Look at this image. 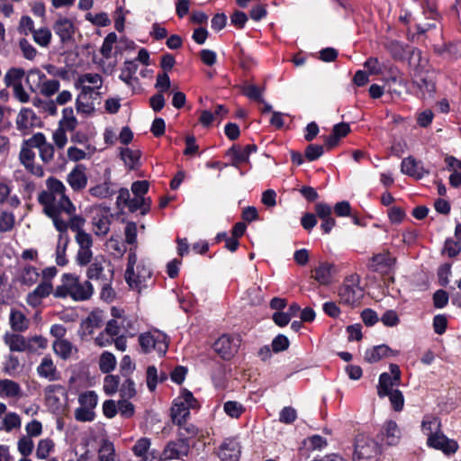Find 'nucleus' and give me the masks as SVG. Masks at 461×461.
Segmentation results:
<instances>
[{
  "mask_svg": "<svg viewBox=\"0 0 461 461\" xmlns=\"http://www.w3.org/2000/svg\"><path fill=\"white\" fill-rule=\"evenodd\" d=\"M65 185L55 177L46 180V189L41 191L37 197L38 203L42 207L45 215L52 220L56 230H64L65 221L61 216L76 211V206L66 194Z\"/></svg>",
  "mask_w": 461,
  "mask_h": 461,
  "instance_id": "obj_1",
  "label": "nucleus"
},
{
  "mask_svg": "<svg viewBox=\"0 0 461 461\" xmlns=\"http://www.w3.org/2000/svg\"><path fill=\"white\" fill-rule=\"evenodd\" d=\"M125 280L131 289L138 293L149 288L152 284V270L146 260H138L137 255L131 252L125 271Z\"/></svg>",
  "mask_w": 461,
  "mask_h": 461,
  "instance_id": "obj_2",
  "label": "nucleus"
},
{
  "mask_svg": "<svg viewBox=\"0 0 461 461\" xmlns=\"http://www.w3.org/2000/svg\"><path fill=\"white\" fill-rule=\"evenodd\" d=\"M200 403L193 393L187 389H183L180 394L174 400L171 407V419L173 423H180L186 420L190 415V410H198Z\"/></svg>",
  "mask_w": 461,
  "mask_h": 461,
  "instance_id": "obj_3",
  "label": "nucleus"
},
{
  "mask_svg": "<svg viewBox=\"0 0 461 461\" xmlns=\"http://www.w3.org/2000/svg\"><path fill=\"white\" fill-rule=\"evenodd\" d=\"M359 282L360 278L357 275H351L344 280L338 291L340 303L350 307H355L360 303L364 296V291Z\"/></svg>",
  "mask_w": 461,
  "mask_h": 461,
  "instance_id": "obj_4",
  "label": "nucleus"
},
{
  "mask_svg": "<svg viewBox=\"0 0 461 461\" xmlns=\"http://www.w3.org/2000/svg\"><path fill=\"white\" fill-rule=\"evenodd\" d=\"M139 342L145 353L156 351L159 356H164L168 348L167 335L158 330L140 334Z\"/></svg>",
  "mask_w": 461,
  "mask_h": 461,
  "instance_id": "obj_5",
  "label": "nucleus"
},
{
  "mask_svg": "<svg viewBox=\"0 0 461 461\" xmlns=\"http://www.w3.org/2000/svg\"><path fill=\"white\" fill-rule=\"evenodd\" d=\"M98 396L94 391L82 393L78 396L79 407L75 410V419L77 421L87 422L95 420V409Z\"/></svg>",
  "mask_w": 461,
  "mask_h": 461,
  "instance_id": "obj_6",
  "label": "nucleus"
},
{
  "mask_svg": "<svg viewBox=\"0 0 461 461\" xmlns=\"http://www.w3.org/2000/svg\"><path fill=\"white\" fill-rule=\"evenodd\" d=\"M32 136L23 140L21 150L19 152V161L27 171L35 176L42 177L44 170L42 167L35 162V152L32 150L34 145H32Z\"/></svg>",
  "mask_w": 461,
  "mask_h": 461,
  "instance_id": "obj_7",
  "label": "nucleus"
},
{
  "mask_svg": "<svg viewBox=\"0 0 461 461\" xmlns=\"http://www.w3.org/2000/svg\"><path fill=\"white\" fill-rule=\"evenodd\" d=\"M190 451V443L177 438L169 441L164 447L159 458L153 456L150 461H168L186 456Z\"/></svg>",
  "mask_w": 461,
  "mask_h": 461,
  "instance_id": "obj_8",
  "label": "nucleus"
},
{
  "mask_svg": "<svg viewBox=\"0 0 461 461\" xmlns=\"http://www.w3.org/2000/svg\"><path fill=\"white\" fill-rule=\"evenodd\" d=\"M68 282L67 287L74 301H86L93 295L94 287L89 281L81 282L77 276L68 274Z\"/></svg>",
  "mask_w": 461,
  "mask_h": 461,
  "instance_id": "obj_9",
  "label": "nucleus"
},
{
  "mask_svg": "<svg viewBox=\"0 0 461 461\" xmlns=\"http://www.w3.org/2000/svg\"><path fill=\"white\" fill-rule=\"evenodd\" d=\"M76 242L78 245V250L76 257L77 263L85 267L91 263L93 259V239L89 233H81L75 236Z\"/></svg>",
  "mask_w": 461,
  "mask_h": 461,
  "instance_id": "obj_10",
  "label": "nucleus"
},
{
  "mask_svg": "<svg viewBox=\"0 0 461 461\" xmlns=\"http://www.w3.org/2000/svg\"><path fill=\"white\" fill-rule=\"evenodd\" d=\"M32 145L38 149L41 160L44 164H50L55 157V145L49 142L42 132H37L32 135Z\"/></svg>",
  "mask_w": 461,
  "mask_h": 461,
  "instance_id": "obj_11",
  "label": "nucleus"
},
{
  "mask_svg": "<svg viewBox=\"0 0 461 461\" xmlns=\"http://www.w3.org/2000/svg\"><path fill=\"white\" fill-rule=\"evenodd\" d=\"M378 447L371 439L361 438H357L355 446L354 458L357 461H366L376 456Z\"/></svg>",
  "mask_w": 461,
  "mask_h": 461,
  "instance_id": "obj_12",
  "label": "nucleus"
},
{
  "mask_svg": "<svg viewBox=\"0 0 461 461\" xmlns=\"http://www.w3.org/2000/svg\"><path fill=\"white\" fill-rule=\"evenodd\" d=\"M135 328L130 317L112 319L106 323V332L115 337L120 335L134 336Z\"/></svg>",
  "mask_w": 461,
  "mask_h": 461,
  "instance_id": "obj_13",
  "label": "nucleus"
},
{
  "mask_svg": "<svg viewBox=\"0 0 461 461\" xmlns=\"http://www.w3.org/2000/svg\"><path fill=\"white\" fill-rule=\"evenodd\" d=\"M239 339L222 335L213 344V348L223 359L231 358L238 351Z\"/></svg>",
  "mask_w": 461,
  "mask_h": 461,
  "instance_id": "obj_14",
  "label": "nucleus"
},
{
  "mask_svg": "<svg viewBox=\"0 0 461 461\" xmlns=\"http://www.w3.org/2000/svg\"><path fill=\"white\" fill-rule=\"evenodd\" d=\"M429 447L441 450L446 455L454 454L458 449V444L453 439L447 438L442 431L427 438Z\"/></svg>",
  "mask_w": 461,
  "mask_h": 461,
  "instance_id": "obj_15",
  "label": "nucleus"
},
{
  "mask_svg": "<svg viewBox=\"0 0 461 461\" xmlns=\"http://www.w3.org/2000/svg\"><path fill=\"white\" fill-rule=\"evenodd\" d=\"M61 219L65 221L66 226L64 230H57L60 234V240H63L64 237H68V229H70L72 231H75L76 235L86 233L83 230L86 220L82 216L76 214V211H73L69 214L64 213V215L61 216Z\"/></svg>",
  "mask_w": 461,
  "mask_h": 461,
  "instance_id": "obj_16",
  "label": "nucleus"
},
{
  "mask_svg": "<svg viewBox=\"0 0 461 461\" xmlns=\"http://www.w3.org/2000/svg\"><path fill=\"white\" fill-rule=\"evenodd\" d=\"M87 181L86 168L83 165H77L67 176V182L75 192L85 189Z\"/></svg>",
  "mask_w": 461,
  "mask_h": 461,
  "instance_id": "obj_17",
  "label": "nucleus"
},
{
  "mask_svg": "<svg viewBox=\"0 0 461 461\" xmlns=\"http://www.w3.org/2000/svg\"><path fill=\"white\" fill-rule=\"evenodd\" d=\"M258 149L254 144H249L245 147L233 145L227 150V155L232 158L231 165L239 167L241 163L249 162V158L251 153L256 152Z\"/></svg>",
  "mask_w": 461,
  "mask_h": 461,
  "instance_id": "obj_18",
  "label": "nucleus"
},
{
  "mask_svg": "<svg viewBox=\"0 0 461 461\" xmlns=\"http://www.w3.org/2000/svg\"><path fill=\"white\" fill-rule=\"evenodd\" d=\"M218 456L221 461H239L240 447L235 438H226L220 445Z\"/></svg>",
  "mask_w": 461,
  "mask_h": 461,
  "instance_id": "obj_19",
  "label": "nucleus"
},
{
  "mask_svg": "<svg viewBox=\"0 0 461 461\" xmlns=\"http://www.w3.org/2000/svg\"><path fill=\"white\" fill-rule=\"evenodd\" d=\"M401 171L402 174L416 179H421L429 174V171L424 169L421 161L416 160L411 156L402 159Z\"/></svg>",
  "mask_w": 461,
  "mask_h": 461,
  "instance_id": "obj_20",
  "label": "nucleus"
},
{
  "mask_svg": "<svg viewBox=\"0 0 461 461\" xmlns=\"http://www.w3.org/2000/svg\"><path fill=\"white\" fill-rule=\"evenodd\" d=\"M37 117L30 108H22L17 114L16 128L23 135L29 134L35 124Z\"/></svg>",
  "mask_w": 461,
  "mask_h": 461,
  "instance_id": "obj_21",
  "label": "nucleus"
},
{
  "mask_svg": "<svg viewBox=\"0 0 461 461\" xmlns=\"http://www.w3.org/2000/svg\"><path fill=\"white\" fill-rule=\"evenodd\" d=\"M53 292L50 282H41L32 292L29 293L26 298L27 303L32 307H38L42 300L48 297Z\"/></svg>",
  "mask_w": 461,
  "mask_h": 461,
  "instance_id": "obj_22",
  "label": "nucleus"
},
{
  "mask_svg": "<svg viewBox=\"0 0 461 461\" xmlns=\"http://www.w3.org/2000/svg\"><path fill=\"white\" fill-rule=\"evenodd\" d=\"M334 265L329 262H321L312 271V277L321 285H329L332 283Z\"/></svg>",
  "mask_w": 461,
  "mask_h": 461,
  "instance_id": "obj_23",
  "label": "nucleus"
},
{
  "mask_svg": "<svg viewBox=\"0 0 461 461\" xmlns=\"http://www.w3.org/2000/svg\"><path fill=\"white\" fill-rule=\"evenodd\" d=\"M5 344L12 352H25L28 348H32L27 339L14 332H6L3 337Z\"/></svg>",
  "mask_w": 461,
  "mask_h": 461,
  "instance_id": "obj_24",
  "label": "nucleus"
},
{
  "mask_svg": "<svg viewBox=\"0 0 461 461\" xmlns=\"http://www.w3.org/2000/svg\"><path fill=\"white\" fill-rule=\"evenodd\" d=\"M399 352L390 348L387 345H378L368 348L365 352L364 358L368 363H376L390 356H396Z\"/></svg>",
  "mask_w": 461,
  "mask_h": 461,
  "instance_id": "obj_25",
  "label": "nucleus"
},
{
  "mask_svg": "<svg viewBox=\"0 0 461 461\" xmlns=\"http://www.w3.org/2000/svg\"><path fill=\"white\" fill-rule=\"evenodd\" d=\"M402 437L401 429L397 423L393 420H387L384 422L381 430V439L387 445H397Z\"/></svg>",
  "mask_w": 461,
  "mask_h": 461,
  "instance_id": "obj_26",
  "label": "nucleus"
},
{
  "mask_svg": "<svg viewBox=\"0 0 461 461\" xmlns=\"http://www.w3.org/2000/svg\"><path fill=\"white\" fill-rule=\"evenodd\" d=\"M114 185L110 178V171H105V179L103 183L97 184L89 189V194L98 199H105L113 195L115 193Z\"/></svg>",
  "mask_w": 461,
  "mask_h": 461,
  "instance_id": "obj_27",
  "label": "nucleus"
},
{
  "mask_svg": "<svg viewBox=\"0 0 461 461\" xmlns=\"http://www.w3.org/2000/svg\"><path fill=\"white\" fill-rule=\"evenodd\" d=\"M414 83L420 89L423 95L430 97L435 91V82L433 73L429 72H419L416 71L414 74Z\"/></svg>",
  "mask_w": 461,
  "mask_h": 461,
  "instance_id": "obj_28",
  "label": "nucleus"
},
{
  "mask_svg": "<svg viewBox=\"0 0 461 461\" xmlns=\"http://www.w3.org/2000/svg\"><path fill=\"white\" fill-rule=\"evenodd\" d=\"M46 404L52 411H57L61 407L59 395L64 394V388L59 384L48 385L44 390Z\"/></svg>",
  "mask_w": 461,
  "mask_h": 461,
  "instance_id": "obj_29",
  "label": "nucleus"
},
{
  "mask_svg": "<svg viewBox=\"0 0 461 461\" xmlns=\"http://www.w3.org/2000/svg\"><path fill=\"white\" fill-rule=\"evenodd\" d=\"M53 30L62 42L71 40L75 33L74 24L72 21L68 18L57 20L53 24Z\"/></svg>",
  "mask_w": 461,
  "mask_h": 461,
  "instance_id": "obj_30",
  "label": "nucleus"
},
{
  "mask_svg": "<svg viewBox=\"0 0 461 461\" xmlns=\"http://www.w3.org/2000/svg\"><path fill=\"white\" fill-rule=\"evenodd\" d=\"M137 70L138 65L136 62L134 60H127L121 68L119 78L133 89L135 85L138 84Z\"/></svg>",
  "mask_w": 461,
  "mask_h": 461,
  "instance_id": "obj_31",
  "label": "nucleus"
},
{
  "mask_svg": "<svg viewBox=\"0 0 461 461\" xmlns=\"http://www.w3.org/2000/svg\"><path fill=\"white\" fill-rule=\"evenodd\" d=\"M37 373L41 377L46 378L49 381H55L59 379V373L56 366L50 357L45 356L41 364L37 367Z\"/></svg>",
  "mask_w": 461,
  "mask_h": 461,
  "instance_id": "obj_32",
  "label": "nucleus"
},
{
  "mask_svg": "<svg viewBox=\"0 0 461 461\" xmlns=\"http://www.w3.org/2000/svg\"><path fill=\"white\" fill-rule=\"evenodd\" d=\"M12 187L7 180L0 179V203H6L12 208H17L21 201L16 194L11 195Z\"/></svg>",
  "mask_w": 461,
  "mask_h": 461,
  "instance_id": "obj_33",
  "label": "nucleus"
},
{
  "mask_svg": "<svg viewBox=\"0 0 461 461\" xmlns=\"http://www.w3.org/2000/svg\"><path fill=\"white\" fill-rule=\"evenodd\" d=\"M394 264V258L388 253L383 252L372 258L371 267L374 271L386 272Z\"/></svg>",
  "mask_w": 461,
  "mask_h": 461,
  "instance_id": "obj_34",
  "label": "nucleus"
},
{
  "mask_svg": "<svg viewBox=\"0 0 461 461\" xmlns=\"http://www.w3.org/2000/svg\"><path fill=\"white\" fill-rule=\"evenodd\" d=\"M421 431L427 436V438L440 432V420L434 415H425L421 421Z\"/></svg>",
  "mask_w": 461,
  "mask_h": 461,
  "instance_id": "obj_35",
  "label": "nucleus"
},
{
  "mask_svg": "<svg viewBox=\"0 0 461 461\" xmlns=\"http://www.w3.org/2000/svg\"><path fill=\"white\" fill-rule=\"evenodd\" d=\"M22 389L18 383L10 379H0V397L15 398L21 396Z\"/></svg>",
  "mask_w": 461,
  "mask_h": 461,
  "instance_id": "obj_36",
  "label": "nucleus"
},
{
  "mask_svg": "<svg viewBox=\"0 0 461 461\" xmlns=\"http://www.w3.org/2000/svg\"><path fill=\"white\" fill-rule=\"evenodd\" d=\"M399 381H394L388 373H383L379 376L377 384V394L380 398L385 397L388 393L394 391V386L399 385Z\"/></svg>",
  "mask_w": 461,
  "mask_h": 461,
  "instance_id": "obj_37",
  "label": "nucleus"
},
{
  "mask_svg": "<svg viewBox=\"0 0 461 461\" xmlns=\"http://www.w3.org/2000/svg\"><path fill=\"white\" fill-rule=\"evenodd\" d=\"M9 323L15 332L25 331L29 327V320L21 311L15 309L11 310Z\"/></svg>",
  "mask_w": 461,
  "mask_h": 461,
  "instance_id": "obj_38",
  "label": "nucleus"
},
{
  "mask_svg": "<svg viewBox=\"0 0 461 461\" xmlns=\"http://www.w3.org/2000/svg\"><path fill=\"white\" fill-rule=\"evenodd\" d=\"M95 150V147L91 144L86 145L85 149H81L76 146H71L67 150V156L71 161H80L90 158Z\"/></svg>",
  "mask_w": 461,
  "mask_h": 461,
  "instance_id": "obj_39",
  "label": "nucleus"
},
{
  "mask_svg": "<svg viewBox=\"0 0 461 461\" xmlns=\"http://www.w3.org/2000/svg\"><path fill=\"white\" fill-rule=\"evenodd\" d=\"M106 260L104 256H96L89 267L87 268L86 276L89 279H101L104 276V265Z\"/></svg>",
  "mask_w": 461,
  "mask_h": 461,
  "instance_id": "obj_40",
  "label": "nucleus"
},
{
  "mask_svg": "<svg viewBox=\"0 0 461 461\" xmlns=\"http://www.w3.org/2000/svg\"><path fill=\"white\" fill-rule=\"evenodd\" d=\"M78 125V121L74 114L71 107H67L62 110V117L59 121L58 126L65 131L71 132L76 130Z\"/></svg>",
  "mask_w": 461,
  "mask_h": 461,
  "instance_id": "obj_41",
  "label": "nucleus"
},
{
  "mask_svg": "<svg viewBox=\"0 0 461 461\" xmlns=\"http://www.w3.org/2000/svg\"><path fill=\"white\" fill-rule=\"evenodd\" d=\"M102 323H103L102 312L94 311L83 321L82 328L84 330L85 334L92 335L95 329H98L102 326Z\"/></svg>",
  "mask_w": 461,
  "mask_h": 461,
  "instance_id": "obj_42",
  "label": "nucleus"
},
{
  "mask_svg": "<svg viewBox=\"0 0 461 461\" xmlns=\"http://www.w3.org/2000/svg\"><path fill=\"white\" fill-rule=\"evenodd\" d=\"M175 424L178 426L177 436L180 440L189 442L190 439L194 438L199 433L198 428L192 423H188L186 420Z\"/></svg>",
  "mask_w": 461,
  "mask_h": 461,
  "instance_id": "obj_43",
  "label": "nucleus"
},
{
  "mask_svg": "<svg viewBox=\"0 0 461 461\" xmlns=\"http://www.w3.org/2000/svg\"><path fill=\"white\" fill-rule=\"evenodd\" d=\"M93 231L97 236H104L110 230L111 221L107 214H97L93 218Z\"/></svg>",
  "mask_w": 461,
  "mask_h": 461,
  "instance_id": "obj_44",
  "label": "nucleus"
},
{
  "mask_svg": "<svg viewBox=\"0 0 461 461\" xmlns=\"http://www.w3.org/2000/svg\"><path fill=\"white\" fill-rule=\"evenodd\" d=\"M120 155L125 166L130 169H134L140 165V150L124 148L121 149Z\"/></svg>",
  "mask_w": 461,
  "mask_h": 461,
  "instance_id": "obj_45",
  "label": "nucleus"
},
{
  "mask_svg": "<svg viewBox=\"0 0 461 461\" xmlns=\"http://www.w3.org/2000/svg\"><path fill=\"white\" fill-rule=\"evenodd\" d=\"M55 443L53 439L50 438H45L39 440L35 451V456L38 459L44 460L47 459L50 454L54 452Z\"/></svg>",
  "mask_w": 461,
  "mask_h": 461,
  "instance_id": "obj_46",
  "label": "nucleus"
},
{
  "mask_svg": "<svg viewBox=\"0 0 461 461\" xmlns=\"http://www.w3.org/2000/svg\"><path fill=\"white\" fill-rule=\"evenodd\" d=\"M46 75L38 68L31 69L27 75V83L32 92H39L46 80Z\"/></svg>",
  "mask_w": 461,
  "mask_h": 461,
  "instance_id": "obj_47",
  "label": "nucleus"
},
{
  "mask_svg": "<svg viewBox=\"0 0 461 461\" xmlns=\"http://www.w3.org/2000/svg\"><path fill=\"white\" fill-rule=\"evenodd\" d=\"M54 352L62 359H68L71 357L74 347L67 339H57L52 345Z\"/></svg>",
  "mask_w": 461,
  "mask_h": 461,
  "instance_id": "obj_48",
  "label": "nucleus"
},
{
  "mask_svg": "<svg viewBox=\"0 0 461 461\" xmlns=\"http://www.w3.org/2000/svg\"><path fill=\"white\" fill-rule=\"evenodd\" d=\"M386 49L391 53L392 57L397 60H402L410 52L409 47L404 46L402 43L392 41L386 44Z\"/></svg>",
  "mask_w": 461,
  "mask_h": 461,
  "instance_id": "obj_49",
  "label": "nucleus"
},
{
  "mask_svg": "<svg viewBox=\"0 0 461 461\" xmlns=\"http://www.w3.org/2000/svg\"><path fill=\"white\" fill-rule=\"evenodd\" d=\"M39 278V272L36 267L32 266H25L22 268L19 280L26 285H32Z\"/></svg>",
  "mask_w": 461,
  "mask_h": 461,
  "instance_id": "obj_50",
  "label": "nucleus"
},
{
  "mask_svg": "<svg viewBox=\"0 0 461 461\" xmlns=\"http://www.w3.org/2000/svg\"><path fill=\"white\" fill-rule=\"evenodd\" d=\"M150 203L149 198H145L141 195H134L133 198H131L128 209L131 212L141 210V213L145 214L149 210Z\"/></svg>",
  "mask_w": 461,
  "mask_h": 461,
  "instance_id": "obj_51",
  "label": "nucleus"
},
{
  "mask_svg": "<svg viewBox=\"0 0 461 461\" xmlns=\"http://www.w3.org/2000/svg\"><path fill=\"white\" fill-rule=\"evenodd\" d=\"M33 41L41 47L47 48L52 38L51 32L47 27L34 30L32 32Z\"/></svg>",
  "mask_w": 461,
  "mask_h": 461,
  "instance_id": "obj_52",
  "label": "nucleus"
},
{
  "mask_svg": "<svg viewBox=\"0 0 461 461\" xmlns=\"http://www.w3.org/2000/svg\"><path fill=\"white\" fill-rule=\"evenodd\" d=\"M116 358L111 352H104L99 359V367L103 373H109L113 371L116 366Z\"/></svg>",
  "mask_w": 461,
  "mask_h": 461,
  "instance_id": "obj_53",
  "label": "nucleus"
},
{
  "mask_svg": "<svg viewBox=\"0 0 461 461\" xmlns=\"http://www.w3.org/2000/svg\"><path fill=\"white\" fill-rule=\"evenodd\" d=\"M76 108L77 113L91 114L95 111V105L90 97L84 95H78L76 100Z\"/></svg>",
  "mask_w": 461,
  "mask_h": 461,
  "instance_id": "obj_54",
  "label": "nucleus"
},
{
  "mask_svg": "<svg viewBox=\"0 0 461 461\" xmlns=\"http://www.w3.org/2000/svg\"><path fill=\"white\" fill-rule=\"evenodd\" d=\"M226 414L231 418L238 419L245 411L244 406L236 401H228L223 405Z\"/></svg>",
  "mask_w": 461,
  "mask_h": 461,
  "instance_id": "obj_55",
  "label": "nucleus"
},
{
  "mask_svg": "<svg viewBox=\"0 0 461 461\" xmlns=\"http://www.w3.org/2000/svg\"><path fill=\"white\" fill-rule=\"evenodd\" d=\"M150 439L148 438H140L136 444L133 446V453L140 457H142L144 461H147V454L150 448Z\"/></svg>",
  "mask_w": 461,
  "mask_h": 461,
  "instance_id": "obj_56",
  "label": "nucleus"
},
{
  "mask_svg": "<svg viewBox=\"0 0 461 461\" xmlns=\"http://www.w3.org/2000/svg\"><path fill=\"white\" fill-rule=\"evenodd\" d=\"M15 223V216L13 212L1 211L0 212V231L7 232L13 230Z\"/></svg>",
  "mask_w": 461,
  "mask_h": 461,
  "instance_id": "obj_57",
  "label": "nucleus"
},
{
  "mask_svg": "<svg viewBox=\"0 0 461 461\" xmlns=\"http://www.w3.org/2000/svg\"><path fill=\"white\" fill-rule=\"evenodd\" d=\"M68 242V237H64L60 240V234L59 235L58 245L56 249V263L59 266H65L68 263L66 258V249Z\"/></svg>",
  "mask_w": 461,
  "mask_h": 461,
  "instance_id": "obj_58",
  "label": "nucleus"
},
{
  "mask_svg": "<svg viewBox=\"0 0 461 461\" xmlns=\"http://www.w3.org/2000/svg\"><path fill=\"white\" fill-rule=\"evenodd\" d=\"M22 425L20 416L15 412H8L3 420V426L5 431L10 432L14 429H19Z\"/></svg>",
  "mask_w": 461,
  "mask_h": 461,
  "instance_id": "obj_59",
  "label": "nucleus"
},
{
  "mask_svg": "<svg viewBox=\"0 0 461 461\" xmlns=\"http://www.w3.org/2000/svg\"><path fill=\"white\" fill-rule=\"evenodd\" d=\"M78 83H86L92 86L93 88L99 90L103 86V78L96 73H86L81 75L77 80Z\"/></svg>",
  "mask_w": 461,
  "mask_h": 461,
  "instance_id": "obj_60",
  "label": "nucleus"
},
{
  "mask_svg": "<svg viewBox=\"0 0 461 461\" xmlns=\"http://www.w3.org/2000/svg\"><path fill=\"white\" fill-rule=\"evenodd\" d=\"M34 448V442L30 437L23 436L17 442V449L24 458L30 456Z\"/></svg>",
  "mask_w": 461,
  "mask_h": 461,
  "instance_id": "obj_61",
  "label": "nucleus"
},
{
  "mask_svg": "<svg viewBox=\"0 0 461 461\" xmlns=\"http://www.w3.org/2000/svg\"><path fill=\"white\" fill-rule=\"evenodd\" d=\"M59 80L46 78L39 93L46 97H50L59 91Z\"/></svg>",
  "mask_w": 461,
  "mask_h": 461,
  "instance_id": "obj_62",
  "label": "nucleus"
},
{
  "mask_svg": "<svg viewBox=\"0 0 461 461\" xmlns=\"http://www.w3.org/2000/svg\"><path fill=\"white\" fill-rule=\"evenodd\" d=\"M98 456L101 461H113L114 459V447L110 441H103L99 451Z\"/></svg>",
  "mask_w": 461,
  "mask_h": 461,
  "instance_id": "obj_63",
  "label": "nucleus"
},
{
  "mask_svg": "<svg viewBox=\"0 0 461 461\" xmlns=\"http://www.w3.org/2000/svg\"><path fill=\"white\" fill-rule=\"evenodd\" d=\"M24 75L23 69L12 68L5 76V83L7 86H15L16 84H22V78Z\"/></svg>",
  "mask_w": 461,
  "mask_h": 461,
  "instance_id": "obj_64",
  "label": "nucleus"
}]
</instances>
